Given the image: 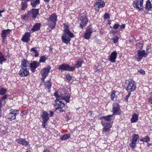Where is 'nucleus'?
Instances as JSON below:
<instances>
[{
	"instance_id": "4c0bfd02",
	"label": "nucleus",
	"mask_w": 152,
	"mask_h": 152,
	"mask_svg": "<svg viewBox=\"0 0 152 152\" xmlns=\"http://www.w3.org/2000/svg\"><path fill=\"white\" fill-rule=\"evenodd\" d=\"M83 61H78L75 65L76 66L77 68L80 67L82 66Z\"/></svg>"
},
{
	"instance_id": "a878e982",
	"label": "nucleus",
	"mask_w": 152,
	"mask_h": 152,
	"mask_svg": "<svg viewBox=\"0 0 152 152\" xmlns=\"http://www.w3.org/2000/svg\"><path fill=\"white\" fill-rule=\"evenodd\" d=\"M47 25L51 29V30L53 29L55 27L56 25V22L53 21L48 20Z\"/></svg>"
},
{
	"instance_id": "f257e3e1",
	"label": "nucleus",
	"mask_w": 152,
	"mask_h": 152,
	"mask_svg": "<svg viewBox=\"0 0 152 152\" xmlns=\"http://www.w3.org/2000/svg\"><path fill=\"white\" fill-rule=\"evenodd\" d=\"M74 37V34L71 31L63 32L62 34L61 39L63 42L67 44L70 43L71 38Z\"/></svg>"
},
{
	"instance_id": "f704fd0d",
	"label": "nucleus",
	"mask_w": 152,
	"mask_h": 152,
	"mask_svg": "<svg viewBox=\"0 0 152 152\" xmlns=\"http://www.w3.org/2000/svg\"><path fill=\"white\" fill-rule=\"evenodd\" d=\"M64 32L70 31L69 30V24L67 23H64Z\"/></svg>"
},
{
	"instance_id": "603ef678",
	"label": "nucleus",
	"mask_w": 152,
	"mask_h": 152,
	"mask_svg": "<svg viewBox=\"0 0 152 152\" xmlns=\"http://www.w3.org/2000/svg\"><path fill=\"white\" fill-rule=\"evenodd\" d=\"M104 18L105 19H109L110 18V17L109 14L107 13H105L104 15Z\"/></svg>"
},
{
	"instance_id": "13d9d810",
	"label": "nucleus",
	"mask_w": 152,
	"mask_h": 152,
	"mask_svg": "<svg viewBox=\"0 0 152 152\" xmlns=\"http://www.w3.org/2000/svg\"><path fill=\"white\" fill-rule=\"evenodd\" d=\"M43 152H50L49 149L48 148L44 149L43 150Z\"/></svg>"
},
{
	"instance_id": "09e8293b",
	"label": "nucleus",
	"mask_w": 152,
	"mask_h": 152,
	"mask_svg": "<svg viewBox=\"0 0 152 152\" xmlns=\"http://www.w3.org/2000/svg\"><path fill=\"white\" fill-rule=\"evenodd\" d=\"M119 39V37L118 36H116L113 39V41L114 43H117Z\"/></svg>"
},
{
	"instance_id": "ea45409f",
	"label": "nucleus",
	"mask_w": 152,
	"mask_h": 152,
	"mask_svg": "<svg viewBox=\"0 0 152 152\" xmlns=\"http://www.w3.org/2000/svg\"><path fill=\"white\" fill-rule=\"evenodd\" d=\"M47 59V58L45 56H42L40 57V58L39 61V63H44Z\"/></svg>"
},
{
	"instance_id": "864d4df0",
	"label": "nucleus",
	"mask_w": 152,
	"mask_h": 152,
	"mask_svg": "<svg viewBox=\"0 0 152 152\" xmlns=\"http://www.w3.org/2000/svg\"><path fill=\"white\" fill-rule=\"evenodd\" d=\"M130 95H131V92H129V93H128V94L127 95H126V96H125V99H126V100L127 101H128V98H129V97L130 96Z\"/></svg>"
},
{
	"instance_id": "bf43d9fd",
	"label": "nucleus",
	"mask_w": 152,
	"mask_h": 152,
	"mask_svg": "<svg viewBox=\"0 0 152 152\" xmlns=\"http://www.w3.org/2000/svg\"><path fill=\"white\" fill-rule=\"evenodd\" d=\"M54 114V113L53 111H50V117H52L53 116V115Z\"/></svg>"
},
{
	"instance_id": "393cba45",
	"label": "nucleus",
	"mask_w": 152,
	"mask_h": 152,
	"mask_svg": "<svg viewBox=\"0 0 152 152\" xmlns=\"http://www.w3.org/2000/svg\"><path fill=\"white\" fill-rule=\"evenodd\" d=\"M41 25V24L40 23H36L33 26L31 31L32 32L38 31L40 29Z\"/></svg>"
},
{
	"instance_id": "4468645a",
	"label": "nucleus",
	"mask_w": 152,
	"mask_h": 152,
	"mask_svg": "<svg viewBox=\"0 0 152 152\" xmlns=\"http://www.w3.org/2000/svg\"><path fill=\"white\" fill-rule=\"evenodd\" d=\"M93 32V30L91 26L87 27L85 34L83 36V37L85 39H89L90 38L91 34Z\"/></svg>"
},
{
	"instance_id": "1a4fd4ad",
	"label": "nucleus",
	"mask_w": 152,
	"mask_h": 152,
	"mask_svg": "<svg viewBox=\"0 0 152 152\" xmlns=\"http://www.w3.org/2000/svg\"><path fill=\"white\" fill-rule=\"evenodd\" d=\"M51 69L50 65L46 67L43 68L41 70V75L42 77L41 78L42 82H44L45 79L48 75V73L49 72Z\"/></svg>"
},
{
	"instance_id": "20e7f679",
	"label": "nucleus",
	"mask_w": 152,
	"mask_h": 152,
	"mask_svg": "<svg viewBox=\"0 0 152 152\" xmlns=\"http://www.w3.org/2000/svg\"><path fill=\"white\" fill-rule=\"evenodd\" d=\"M58 69L61 71H67L72 72L75 69V66H70L68 64H62L59 66Z\"/></svg>"
},
{
	"instance_id": "ddd939ff",
	"label": "nucleus",
	"mask_w": 152,
	"mask_h": 152,
	"mask_svg": "<svg viewBox=\"0 0 152 152\" xmlns=\"http://www.w3.org/2000/svg\"><path fill=\"white\" fill-rule=\"evenodd\" d=\"M139 140V135L137 134H133L132 136V141L129 144L130 146L132 148L135 147L137 142Z\"/></svg>"
},
{
	"instance_id": "bb28decb",
	"label": "nucleus",
	"mask_w": 152,
	"mask_h": 152,
	"mask_svg": "<svg viewBox=\"0 0 152 152\" xmlns=\"http://www.w3.org/2000/svg\"><path fill=\"white\" fill-rule=\"evenodd\" d=\"M57 16L55 13L52 14L48 18V20L56 22L57 21Z\"/></svg>"
},
{
	"instance_id": "680f3d73",
	"label": "nucleus",
	"mask_w": 152,
	"mask_h": 152,
	"mask_svg": "<svg viewBox=\"0 0 152 152\" xmlns=\"http://www.w3.org/2000/svg\"><path fill=\"white\" fill-rule=\"evenodd\" d=\"M88 114L90 116H91L92 115V112L91 111H90L88 112Z\"/></svg>"
},
{
	"instance_id": "4be33fe9",
	"label": "nucleus",
	"mask_w": 152,
	"mask_h": 152,
	"mask_svg": "<svg viewBox=\"0 0 152 152\" xmlns=\"http://www.w3.org/2000/svg\"><path fill=\"white\" fill-rule=\"evenodd\" d=\"M16 141L20 144L25 146H27L28 144V142L25 138H19L17 139Z\"/></svg>"
},
{
	"instance_id": "6e6552de",
	"label": "nucleus",
	"mask_w": 152,
	"mask_h": 152,
	"mask_svg": "<svg viewBox=\"0 0 152 152\" xmlns=\"http://www.w3.org/2000/svg\"><path fill=\"white\" fill-rule=\"evenodd\" d=\"M113 115H109L107 116H103L101 117L100 119L101 120V124L102 125H105L108 124H111L112 125V122H109L111 120V118L113 116Z\"/></svg>"
},
{
	"instance_id": "5701e85b",
	"label": "nucleus",
	"mask_w": 152,
	"mask_h": 152,
	"mask_svg": "<svg viewBox=\"0 0 152 152\" xmlns=\"http://www.w3.org/2000/svg\"><path fill=\"white\" fill-rule=\"evenodd\" d=\"M104 127L103 129L102 132L103 134H107L110 130V129L111 128L112 125L110 124H108L105 125H102Z\"/></svg>"
},
{
	"instance_id": "dca6fc26",
	"label": "nucleus",
	"mask_w": 152,
	"mask_h": 152,
	"mask_svg": "<svg viewBox=\"0 0 152 152\" xmlns=\"http://www.w3.org/2000/svg\"><path fill=\"white\" fill-rule=\"evenodd\" d=\"M18 74L21 77L27 76L29 74V69L27 68H21Z\"/></svg>"
},
{
	"instance_id": "412c9836",
	"label": "nucleus",
	"mask_w": 152,
	"mask_h": 152,
	"mask_svg": "<svg viewBox=\"0 0 152 152\" xmlns=\"http://www.w3.org/2000/svg\"><path fill=\"white\" fill-rule=\"evenodd\" d=\"M55 106L56 107H63L64 106V104L62 102L60 99L57 98L55 100Z\"/></svg>"
},
{
	"instance_id": "0eeeda50",
	"label": "nucleus",
	"mask_w": 152,
	"mask_h": 152,
	"mask_svg": "<svg viewBox=\"0 0 152 152\" xmlns=\"http://www.w3.org/2000/svg\"><path fill=\"white\" fill-rule=\"evenodd\" d=\"M19 114V111L17 110H11L10 112L7 115V118L10 121L16 119V116Z\"/></svg>"
},
{
	"instance_id": "a18cd8bd",
	"label": "nucleus",
	"mask_w": 152,
	"mask_h": 152,
	"mask_svg": "<svg viewBox=\"0 0 152 152\" xmlns=\"http://www.w3.org/2000/svg\"><path fill=\"white\" fill-rule=\"evenodd\" d=\"M116 91H113L111 93V98L112 99H113L114 98L115 96Z\"/></svg>"
},
{
	"instance_id": "c03bdc74",
	"label": "nucleus",
	"mask_w": 152,
	"mask_h": 152,
	"mask_svg": "<svg viewBox=\"0 0 152 152\" xmlns=\"http://www.w3.org/2000/svg\"><path fill=\"white\" fill-rule=\"evenodd\" d=\"M120 25L118 23H115L114 25L112 28L114 30L117 29L119 27Z\"/></svg>"
},
{
	"instance_id": "7c9ffc66",
	"label": "nucleus",
	"mask_w": 152,
	"mask_h": 152,
	"mask_svg": "<svg viewBox=\"0 0 152 152\" xmlns=\"http://www.w3.org/2000/svg\"><path fill=\"white\" fill-rule=\"evenodd\" d=\"M21 8L23 10H25L28 7L27 2L24 0H21Z\"/></svg>"
},
{
	"instance_id": "39448f33",
	"label": "nucleus",
	"mask_w": 152,
	"mask_h": 152,
	"mask_svg": "<svg viewBox=\"0 0 152 152\" xmlns=\"http://www.w3.org/2000/svg\"><path fill=\"white\" fill-rule=\"evenodd\" d=\"M78 20L79 22L80 26L82 29L86 26L88 21V20L85 15H79Z\"/></svg>"
},
{
	"instance_id": "49530a36",
	"label": "nucleus",
	"mask_w": 152,
	"mask_h": 152,
	"mask_svg": "<svg viewBox=\"0 0 152 152\" xmlns=\"http://www.w3.org/2000/svg\"><path fill=\"white\" fill-rule=\"evenodd\" d=\"M48 121H42V127L43 128H45L47 124V122Z\"/></svg>"
},
{
	"instance_id": "c9c22d12",
	"label": "nucleus",
	"mask_w": 152,
	"mask_h": 152,
	"mask_svg": "<svg viewBox=\"0 0 152 152\" xmlns=\"http://www.w3.org/2000/svg\"><path fill=\"white\" fill-rule=\"evenodd\" d=\"M31 51H34L35 53V54L34 55L35 57H37L39 56V53L36 50L35 47L31 48Z\"/></svg>"
},
{
	"instance_id": "0e129e2a",
	"label": "nucleus",
	"mask_w": 152,
	"mask_h": 152,
	"mask_svg": "<svg viewBox=\"0 0 152 152\" xmlns=\"http://www.w3.org/2000/svg\"><path fill=\"white\" fill-rule=\"evenodd\" d=\"M24 0L25 1H26V2H28V1H31L32 0Z\"/></svg>"
},
{
	"instance_id": "e433bc0d",
	"label": "nucleus",
	"mask_w": 152,
	"mask_h": 152,
	"mask_svg": "<svg viewBox=\"0 0 152 152\" xmlns=\"http://www.w3.org/2000/svg\"><path fill=\"white\" fill-rule=\"evenodd\" d=\"M7 90L5 88H2L0 89V94L3 95L7 92Z\"/></svg>"
},
{
	"instance_id": "69168bd1",
	"label": "nucleus",
	"mask_w": 152,
	"mask_h": 152,
	"mask_svg": "<svg viewBox=\"0 0 152 152\" xmlns=\"http://www.w3.org/2000/svg\"><path fill=\"white\" fill-rule=\"evenodd\" d=\"M44 1L45 2H49L50 0H44Z\"/></svg>"
},
{
	"instance_id": "72a5a7b5",
	"label": "nucleus",
	"mask_w": 152,
	"mask_h": 152,
	"mask_svg": "<svg viewBox=\"0 0 152 152\" xmlns=\"http://www.w3.org/2000/svg\"><path fill=\"white\" fill-rule=\"evenodd\" d=\"M145 8L147 10H149L152 8V4H151L149 0H148L145 4Z\"/></svg>"
},
{
	"instance_id": "338daca9",
	"label": "nucleus",
	"mask_w": 152,
	"mask_h": 152,
	"mask_svg": "<svg viewBox=\"0 0 152 152\" xmlns=\"http://www.w3.org/2000/svg\"><path fill=\"white\" fill-rule=\"evenodd\" d=\"M3 56L2 53L0 51V56Z\"/></svg>"
},
{
	"instance_id": "9b49d317",
	"label": "nucleus",
	"mask_w": 152,
	"mask_h": 152,
	"mask_svg": "<svg viewBox=\"0 0 152 152\" xmlns=\"http://www.w3.org/2000/svg\"><path fill=\"white\" fill-rule=\"evenodd\" d=\"M39 9L33 8L28 12L29 16L31 18L35 19L39 14Z\"/></svg>"
},
{
	"instance_id": "c85d7f7f",
	"label": "nucleus",
	"mask_w": 152,
	"mask_h": 152,
	"mask_svg": "<svg viewBox=\"0 0 152 152\" xmlns=\"http://www.w3.org/2000/svg\"><path fill=\"white\" fill-rule=\"evenodd\" d=\"M138 119V115L136 114H133L131 119L132 123H135L137 121Z\"/></svg>"
},
{
	"instance_id": "774afa93",
	"label": "nucleus",
	"mask_w": 152,
	"mask_h": 152,
	"mask_svg": "<svg viewBox=\"0 0 152 152\" xmlns=\"http://www.w3.org/2000/svg\"><path fill=\"white\" fill-rule=\"evenodd\" d=\"M26 152H31V151L30 150H29V151H27Z\"/></svg>"
},
{
	"instance_id": "f03ea898",
	"label": "nucleus",
	"mask_w": 152,
	"mask_h": 152,
	"mask_svg": "<svg viewBox=\"0 0 152 152\" xmlns=\"http://www.w3.org/2000/svg\"><path fill=\"white\" fill-rule=\"evenodd\" d=\"M125 88L128 92L134 91L136 88V83L133 80H130L128 83L125 85Z\"/></svg>"
},
{
	"instance_id": "3c124183",
	"label": "nucleus",
	"mask_w": 152,
	"mask_h": 152,
	"mask_svg": "<svg viewBox=\"0 0 152 152\" xmlns=\"http://www.w3.org/2000/svg\"><path fill=\"white\" fill-rule=\"evenodd\" d=\"M4 96L1 98L0 100H1V101H2L3 100L6 99H7L8 97L9 96L7 94L3 95Z\"/></svg>"
},
{
	"instance_id": "e2e57ef3",
	"label": "nucleus",
	"mask_w": 152,
	"mask_h": 152,
	"mask_svg": "<svg viewBox=\"0 0 152 152\" xmlns=\"http://www.w3.org/2000/svg\"><path fill=\"white\" fill-rule=\"evenodd\" d=\"M146 53H147V55H148V54L149 53V52L148 51V48H146V51H145Z\"/></svg>"
},
{
	"instance_id": "aec40b11",
	"label": "nucleus",
	"mask_w": 152,
	"mask_h": 152,
	"mask_svg": "<svg viewBox=\"0 0 152 152\" xmlns=\"http://www.w3.org/2000/svg\"><path fill=\"white\" fill-rule=\"evenodd\" d=\"M61 97L63 99L65 100L66 102H69V99L70 98V93L69 92L67 93V91H66L64 94H61Z\"/></svg>"
},
{
	"instance_id": "6e6d98bb",
	"label": "nucleus",
	"mask_w": 152,
	"mask_h": 152,
	"mask_svg": "<svg viewBox=\"0 0 152 152\" xmlns=\"http://www.w3.org/2000/svg\"><path fill=\"white\" fill-rule=\"evenodd\" d=\"M139 72L142 74L145 75V72L143 69H140L139 71Z\"/></svg>"
},
{
	"instance_id": "2f4dec72",
	"label": "nucleus",
	"mask_w": 152,
	"mask_h": 152,
	"mask_svg": "<svg viewBox=\"0 0 152 152\" xmlns=\"http://www.w3.org/2000/svg\"><path fill=\"white\" fill-rule=\"evenodd\" d=\"M70 137L69 134H66L63 135L60 137V139L62 140H65L69 138Z\"/></svg>"
},
{
	"instance_id": "2eb2a0df",
	"label": "nucleus",
	"mask_w": 152,
	"mask_h": 152,
	"mask_svg": "<svg viewBox=\"0 0 152 152\" xmlns=\"http://www.w3.org/2000/svg\"><path fill=\"white\" fill-rule=\"evenodd\" d=\"M39 62L34 61H32L30 64V69L31 71L33 72H34L36 69L39 66Z\"/></svg>"
},
{
	"instance_id": "c756f323",
	"label": "nucleus",
	"mask_w": 152,
	"mask_h": 152,
	"mask_svg": "<svg viewBox=\"0 0 152 152\" xmlns=\"http://www.w3.org/2000/svg\"><path fill=\"white\" fill-rule=\"evenodd\" d=\"M40 0H35L34 1H32L31 3V5L32 7L35 8L37 5L40 3Z\"/></svg>"
},
{
	"instance_id": "37998d69",
	"label": "nucleus",
	"mask_w": 152,
	"mask_h": 152,
	"mask_svg": "<svg viewBox=\"0 0 152 152\" xmlns=\"http://www.w3.org/2000/svg\"><path fill=\"white\" fill-rule=\"evenodd\" d=\"M143 44L141 43H137L136 45V47L137 49H141L143 46Z\"/></svg>"
},
{
	"instance_id": "a19ab883",
	"label": "nucleus",
	"mask_w": 152,
	"mask_h": 152,
	"mask_svg": "<svg viewBox=\"0 0 152 152\" xmlns=\"http://www.w3.org/2000/svg\"><path fill=\"white\" fill-rule=\"evenodd\" d=\"M63 107H56V109H55V110L57 111V112L59 113L61 112H64L65 110L64 109H62Z\"/></svg>"
},
{
	"instance_id": "4d7b16f0",
	"label": "nucleus",
	"mask_w": 152,
	"mask_h": 152,
	"mask_svg": "<svg viewBox=\"0 0 152 152\" xmlns=\"http://www.w3.org/2000/svg\"><path fill=\"white\" fill-rule=\"evenodd\" d=\"M148 102L150 104H152V96L150 97L148 99Z\"/></svg>"
},
{
	"instance_id": "473e14b6",
	"label": "nucleus",
	"mask_w": 152,
	"mask_h": 152,
	"mask_svg": "<svg viewBox=\"0 0 152 152\" xmlns=\"http://www.w3.org/2000/svg\"><path fill=\"white\" fill-rule=\"evenodd\" d=\"M44 85L45 86V87L48 89H50L51 87V84L50 80H47L45 82Z\"/></svg>"
},
{
	"instance_id": "423d86ee",
	"label": "nucleus",
	"mask_w": 152,
	"mask_h": 152,
	"mask_svg": "<svg viewBox=\"0 0 152 152\" xmlns=\"http://www.w3.org/2000/svg\"><path fill=\"white\" fill-rule=\"evenodd\" d=\"M105 2L103 0H96L94 3V9L98 11L100 8H103L105 6Z\"/></svg>"
},
{
	"instance_id": "cd10ccee",
	"label": "nucleus",
	"mask_w": 152,
	"mask_h": 152,
	"mask_svg": "<svg viewBox=\"0 0 152 152\" xmlns=\"http://www.w3.org/2000/svg\"><path fill=\"white\" fill-rule=\"evenodd\" d=\"M29 65L28 62L26 60L23 59L22 61L20 66L21 68H26Z\"/></svg>"
},
{
	"instance_id": "6ab92c4d",
	"label": "nucleus",
	"mask_w": 152,
	"mask_h": 152,
	"mask_svg": "<svg viewBox=\"0 0 152 152\" xmlns=\"http://www.w3.org/2000/svg\"><path fill=\"white\" fill-rule=\"evenodd\" d=\"M42 113V114L41 115V116L42 118V121H48L49 119V117L48 112L45 111L43 110Z\"/></svg>"
},
{
	"instance_id": "052dcab7",
	"label": "nucleus",
	"mask_w": 152,
	"mask_h": 152,
	"mask_svg": "<svg viewBox=\"0 0 152 152\" xmlns=\"http://www.w3.org/2000/svg\"><path fill=\"white\" fill-rule=\"evenodd\" d=\"M4 9L3 10H0V17H2V15L1 14V13H3V12H4Z\"/></svg>"
},
{
	"instance_id": "5fc2aeb1",
	"label": "nucleus",
	"mask_w": 152,
	"mask_h": 152,
	"mask_svg": "<svg viewBox=\"0 0 152 152\" xmlns=\"http://www.w3.org/2000/svg\"><path fill=\"white\" fill-rule=\"evenodd\" d=\"M54 95L56 97H60V95L57 92H56L55 93Z\"/></svg>"
},
{
	"instance_id": "de8ad7c7",
	"label": "nucleus",
	"mask_w": 152,
	"mask_h": 152,
	"mask_svg": "<svg viewBox=\"0 0 152 152\" xmlns=\"http://www.w3.org/2000/svg\"><path fill=\"white\" fill-rule=\"evenodd\" d=\"M66 77L67 80L69 81H70L72 78V76L69 74L66 75Z\"/></svg>"
},
{
	"instance_id": "9d476101",
	"label": "nucleus",
	"mask_w": 152,
	"mask_h": 152,
	"mask_svg": "<svg viewBox=\"0 0 152 152\" xmlns=\"http://www.w3.org/2000/svg\"><path fill=\"white\" fill-rule=\"evenodd\" d=\"M137 52L138 56L137 60L138 61H140L143 57L145 58L147 56V53L145 50H138Z\"/></svg>"
},
{
	"instance_id": "58836bf2",
	"label": "nucleus",
	"mask_w": 152,
	"mask_h": 152,
	"mask_svg": "<svg viewBox=\"0 0 152 152\" xmlns=\"http://www.w3.org/2000/svg\"><path fill=\"white\" fill-rule=\"evenodd\" d=\"M150 138L148 136H146L145 137L141 139L140 140V141L143 142H148L150 141Z\"/></svg>"
},
{
	"instance_id": "7ed1b4c3",
	"label": "nucleus",
	"mask_w": 152,
	"mask_h": 152,
	"mask_svg": "<svg viewBox=\"0 0 152 152\" xmlns=\"http://www.w3.org/2000/svg\"><path fill=\"white\" fill-rule=\"evenodd\" d=\"M112 106V112L113 115H120L121 111L119 104L116 102H114Z\"/></svg>"
},
{
	"instance_id": "a211bd4d",
	"label": "nucleus",
	"mask_w": 152,
	"mask_h": 152,
	"mask_svg": "<svg viewBox=\"0 0 152 152\" xmlns=\"http://www.w3.org/2000/svg\"><path fill=\"white\" fill-rule=\"evenodd\" d=\"M10 31L11 30L9 29H3L2 30L1 35L3 42L4 41V40L5 39L8 34L10 33Z\"/></svg>"
},
{
	"instance_id": "f3484780",
	"label": "nucleus",
	"mask_w": 152,
	"mask_h": 152,
	"mask_svg": "<svg viewBox=\"0 0 152 152\" xmlns=\"http://www.w3.org/2000/svg\"><path fill=\"white\" fill-rule=\"evenodd\" d=\"M31 33L29 32H26L23 35L21 40L23 42L27 43L30 40V37Z\"/></svg>"
},
{
	"instance_id": "79ce46f5",
	"label": "nucleus",
	"mask_w": 152,
	"mask_h": 152,
	"mask_svg": "<svg viewBox=\"0 0 152 152\" xmlns=\"http://www.w3.org/2000/svg\"><path fill=\"white\" fill-rule=\"evenodd\" d=\"M6 61V59L4 58L3 55L0 56V64H2L3 62L5 61Z\"/></svg>"
},
{
	"instance_id": "f8f14e48",
	"label": "nucleus",
	"mask_w": 152,
	"mask_h": 152,
	"mask_svg": "<svg viewBox=\"0 0 152 152\" xmlns=\"http://www.w3.org/2000/svg\"><path fill=\"white\" fill-rule=\"evenodd\" d=\"M143 0H135L134 2L133 6L138 10H141L143 5Z\"/></svg>"
},
{
	"instance_id": "8fccbe9b",
	"label": "nucleus",
	"mask_w": 152,
	"mask_h": 152,
	"mask_svg": "<svg viewBox=\"0 0 152 152\" xmlns=\"http://www.w3.org/2000/svg\"><path fill=\"white\" fill-rule=\"evenodd\" d=\"M125 26L126 25L124 24H122L121 25H120L119 27L120 28H119V30L120 31L122 30L125 28Z\"/></svg>"
},
{
	"instance_id": "b1692460",
	"label": "nucleus",
	"mask_w": 152,
	"mask_h": 152,
	"mask_svg": "<svg viewBox=\"0 0 152 152\" xmlns=\"http://www.w3.org/2000/svg\"><path fill=\"white\" fill-rule=\"evenodd\" d=\"M117 53L115 51H113L110 56V61L113 63L115 62V60L117 58Z\"/></svg>"
}]
</instances>
